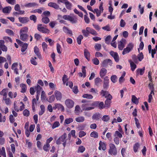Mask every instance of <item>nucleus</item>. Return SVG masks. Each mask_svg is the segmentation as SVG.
<instances>
[{
  "label": "nucleus",
  "instance_id": "obj_1",
  "mask_svg": "<svg viewBox=\"0 0 157 157\" xmlns=\"http://www.w3.org/2000/svg\"><path fill=\"white\" fill-rule=\"evenodd\" d=\"M82 32L83 35L85 37L88 36L90 33L94 36L98 35L97 33L94 29L89 27H86L85 29L82 30Z\"/></svg>",
  "mask_w": 157,
  "mask_h": 157
},
{
  "label": "nucleus",
  "instance_id": "obj_2",
  "mask_svg": "<svg viewBox=\"0 0 157 157\" xmlns=\"http://www.w3.org/2000/svg\"><path fill=\"white\" fill-rule=\"evenodd\" d=\"M62 17L63 19L70 21L72 24H75L77 22V18L75 16H71L69 15H65Z\"/></svg>",
  "mask_w": 157,
  "mask_h": 157
},
{
  "label": "nucleus",
  "instance_id": "obj_3",
  "mask_svg": "<svg viewBox=\"0 0 157 157\" xmlns=\"http://www.w3.org/2000/svg\"><path fill=\"white\" fill-rule=\"evenodd\" d=\"M109 153L111 155H116L117 153V151L115 145L113 144L110 143L109 144Z\"/></svg>",
  "mask_w": 157,
  "mask_h": 157
},
{
  "label": "nucleus",
  "instance_id": "obj_4",
  "mask_svg": "<svg viewBox=\"0 0 157 157\" xmlns=\"http://www.w3.org/2000/svg\"><path fill=\"white\" fill-rule=\"evenodd\" d=\"M134 44L132 43H130L127 45L126 48L124 49L122 52V54L124 55L129 53L133 49Z\"/></svg>",
  "mask_w": 157,
  "mask_h": 157
},
{
  "label": "nucleus",
  "instance_id": "obj_5",
  "mask_svg": "<svg viewBox=\"0 0 157 157\" xmlns=\"http://www.w3.org/2000/svg\"><path fill=\"white\" fill-rule=\"evenodd\" d=\"M81 107L82 109V110H90L94 108V107L92 105V104L89 103L83 104Z\"/></svg>",
  "mask_w": 157,
  "mask_h": 157
},
{
  "label": "nucleus",
  "instance_id": "obj_6",
  "mask_svg": "<svg viewBox=\"0 0 157 157\" xmlns=\"http://www.w3.org/2000/svg\"><path fill=\"white\" fill-rule=\"evenodd\" d=\"M37 29L43 33H47L49 32V30L46 28L44 25H43L41 24L38 25Z\"/></svg>",
  "mask_w": 157,
  "mask_h": 157
},
{
  "label": "nucleus",
  "instance_id": "obj_7",
  "mask_svg": "<svg viewBox=\"0 0 157 157\" xmlns=\"http://www.w3.org/2000/svg\"><path fill=\"white\" fill-rule=\"evenodd\" d=\"M16 40L18 44L20 45L22 47L21 52H23L25 51L28 47V44L23 42L19 39H16Z\"/></svg>",
  "mask_w": 157,
  "mask_h": 157
},
{
  "label": "nucleus",
  "instance_id": "obj_8",
  "mask_svg": "<svg viewBox=\"0 0 157 157\" xmlns=\"http://www.w3.org/2000/svg\"><path fill=\"white\" fill-rule=\"evenodd\" d=\"M92 105L94 107L98 106L100 109H103L104 107L103 102H99V101H95L92 103Z\"/></svg>",
  "mask_w": 157,
  "mask_h": 157
},
{
  "label": "nucleus",
  "instance_id": "obj_9",
  "mask_svg": "<svg viewBox=\"0 0 157 157\" xmlns=\"http://www.w3.org/2000/svg\"><path fill=\"white\" fill-rule=\"evenodd\" d=\"M66 135L64 133L57 140L56 144L58 145L61 144L62 142L63 143L66 140Z\"/></svg>",
  "mask_w": 157,
  "mask_h": 157
},
{
  "label": "nucleus",
  "instance_id": "obj_10",
  "mask_svg": "<svg viewBox=\"0 0 157 157\" xmlns=\"http://www.w3.org/2000/svg\"><path fill=\"white\" fill-rule=\"evenodd\" d=\"M126 44V40L123 39H122L118 44V47L119 50H122L125 47Z\"/></svg>",
  "mask_w": 157,
  "mask_h": 157
},
{
  "label": "nucleus",
  "instance_id": "obj_11",
  "mask_svg": "<svg viewBox=\"0 0 157 157\" xmlns=\"http://www.w3.org/2000/svg\"><path fill=\"white\" fill-rule=\"evenodd\" d=\"M65 104L67 107L68 108H72L74 105V102L72 100L67 99L65 101Z\"/></svg>",
  "mask_w": 157,
  "mask_h": 157
},
{
  "label": "nucleus",
  "instance_id": "obj_12",
  "mask_svg": "<svg viewBox=\"0 0 157 157\" xmlns=\"http://www.w3.org/2000/svg\"><path fill=\"white\" fill-rule=\"evenodd\" d=\"M112 64V61L110 59H106L103 61L102 63V66L103 67H106L108 65L111 66Z\"/></svg>",
  "mask_w": 157,
  "mask_h": 157
},
{
  "label": "nucleus",
  "instance_id": "obj_13",
  "mask_svg": "<svg viewBox=\"0 0 157 157\" xmlns=\"http://www.w3.org/2000/svg\"><path fill=\"white\" fill-rule=\"evenodd\" d=\"M56 109L59 110H61L63 111L64 110V106L62 105L59 103H55L54 104V106L53 107V109Z\"/></svg>",
  "mask_w": 157,
  "mask_h": 157
},
{
  "label": "nucleus",
  "instance_id": "obj_14",
  "mask_svg": "<svg viewBox=\"0 0 157 157\" xmlns=\"http://www.w3.org/2000/svg\"><path fill=\"white\" fill-rule=\"evenodd\" d=\"M110 54L113 57L116 62H117L119 61V57L117 53L111 51L110 52Z\"/></svg>",
  "mask_w": 157,
  "mask_h": 157
},
{
  "label": "nucleus",
  "instance_id": "obj_15",
  "mask_svg": "<svg viewBox=\"0 0 157 157\" xmlns=\"http://www.w3.org/2000/svg\"><path fill=\"white\" fill-rule=\"evenodd\" d=\"M18 66V63H13L11 66V69L14 71V73L17 75L19 74L18 69H17V67Z\"/></svg>",
  "mask_w": 157,
  "mask_h": 157
},
{
  "label": "nucleus",
  "instance_id": "obj_16",
  "mask_svg": "<svg viewBox=\"0 0 157 157\" xmlns=\"http://www.w3.org/2000/svg\"><path fill=\"white\" fill-rule=\"evenodd\" d=\"M99 145L98 149L99 150L102 149L103 151H105L106 150V144L104 142L100 141L99 143Z\"/></svg>",
  "mask_w": 157,
  "mask_h": 157
},
{
  "label": "nucleus",
  "instance_id": "obj_17",
  "mask_svg": "<svg viewBox=\"0 0 157 157\" xmlns=\"http://www.w3.org/2000/svg\"><path fill=\"white\" fill-rule=\"evenodd\" d=\"M63 31L65 33L69 34L72 36L73 35L72 32L67 27L64 26L63 28Z\"/></svg>",
  "mask_w": 157,
  "mask_h": 157
},
{
  "label": "nucleus",
  "instance_id": "obj_18",
  "mask_svg": "<svg viewBox=\"0 0 157 157\" xmlns=\"http://www.w3.org/2000/svg\"><path fill=\"white\" fill-rule=\"evenodd\" d=\"M19 21L22 23H25L29 21V19L27 17H19L18 18Z\"/></svg>",
  "mask_w": 157,
  "mask_h": 157
},
{
  "label": "nucleus",
  "instance_id": "obj_19",
  "mask_svg": "<svg viewBox=\"0 0 157 157\" xmlns=\"http://www.w3.org/2000/svg\"><path fill=\"white\" fill-rule=\"evenodd\" d=\"M107 71L104 68H101L100 71V75L101 78H103L106 74Z\"/></svg>",
  "mask_w": 157,
  "mask_h": 157
},
{
  "label": "nucleus",
  "instance_id": "obj_20",
  "mask_svg": "<svg viewBox=\"0 0 157 157\" xmlns=\"http://www.w3.org/2000/svg\"><path fill=\"white\" fill-rule=\"evenodd\" d=\"M78 74L80 77H83L84 78L86 76V70L85 67L83 66L82 67V73L79 72Z\"/></svg>",
  "mask_w": 157,
  "mask_h": 157
},
{
  "label": "nucleus",
  "instance_id": "obj_21",
  "mask_svg": "<svg viewBox=\"0 0 157 157\" xmlns=\"http://www.w3.org/2000/svg\"><path fill=\"white\" fill-rule=\"evenodd\" d=\"M55 95L57 100H61L62 98V94L60 92L57 91H56L55 92Z\"/></svg>",
  "mask_w": 157,
  "mask_h": 157
},
{
  "label": "nucleus",
  "instance_id": "obj_22",
  "mask_svg": "<svg viewBox=\"0 0 157 157\" xmlns=\"http://www.w3.org/2000/svg\"><path fill=\"white\" fill-rule=\"evenodd\" d=\"M84 55L88 61H89L90 59V54L88 51L86 49H85L84 50Z\"/></svg>",
  "mask_w": 157,
  "mask_h": 157
},
{
  "label": "nucleus",
  "instance_id": "obj_23",
  "mask_svg": "<svg viewBox=\"0 0 157 157\" xmlns=\"http://www.w3.org/2000/svg\"><path fill=\"white\" fill-rule=\"evenodd\" d=\"M48 6L51 7H53L57 10L59 8V6L56 3L54 2H49L48 4Z\"/></svg>",
  "mask_w": 157,
  "mask_h": 157
},
{
  "label": "nucleus",
  "instance_id": "obj_24",
  "mask_svg": "<svg viewBox=\"0 0 157 157\" xmlns=\"http://www.w3.org/2000/svg\"><path fill=\"white\" fill-rule=\"evenodd\" d=\"M34 52L36 55L39 58H41V55L39 52V50L38 48L36 46L34 48Z\"/></svg>",
  "mask_w": 157,
  "mask_h": 157
},
{
  "label": "nucleus",
  "instance_id": "obj_25",
  "mask_svg": "<svg viewBox=\"0 0 157 157\" xmlns=\"http://www.w3.org/2000/svg\"><path fill=\"white\" fill-rule=\"evenodd\" d=\"M20 39L24 41H26L28 39V35L27 34H20Z\"/></svg>",
  "mask_w": 157,
  "mask_h": 157
},
{
  "label": "nucleus",
  "instance_id": "obj_26",
  "mask_svg": "<svg viewBox=\"0 0 157 157\" xmlns=\"http://www.w3.org/2000/svg\"><path fill=\"white\" fill-rule=\"evenodd\" d=\"M28 28L26 27H25L22 28L20 31V34H26L28 31Z\"/></svg>",
  "mask_w": 157,
  "mask_h": 157
},
{
  "label": "nucleus",
  "instance_id": "obj_27",
  "mask_svg": "<svg viewBox=\"0 0 157 157\" xmlns=\"http://www.w3.org/2000/svg\"><path fill=\"white\" fill-rule=\"evenodd\" d=\"M40 110L39 111V114L40 116L42 115L45 112V107L43 105H40Z\"/></svg>",
  "mask_w": 157,
  "mask_h": 157
},
{
  "label": "nucleus",
  "instance_id": "obj_28",
  "mask_svg": "<svg viewBox=\"0 0 157 157\" xmlns=\"http://www.w3.org/2000/svg\"><path fill=\"white\" fill-rule=\"evenodd\" d=\"M102 81V80L100 78H97L94 80L95 84L97 86H99L101 84Z\"/></svg>",
  "mask_w": 157,
  "mask_h": 157
},
{
  "label": "nucleus",
  "instance_id": "obj_29",
  "mask_svg": "<svg viewBox=\"0 0 157 157\" xmlns=\"http://www.w3.org/2000/svg\"><path fill=\"white\" fill-rule=\"evenodd\" d=\"M75 120L78 122H82L85 121V117L83 116H79L76 117Z\"/></svg>",
  "mask_w": 157,
  "mask_h": 157
},
{
  "label": "nucleus",
  "instance_id": "obj_30",
  "mask_svg": "<svg viewBox=\"0 0 157 157\" xmlns=\"http://www.w3.org/2000/svg\"><path fill=\"white\" fill-rule=\"evenodd\" d=\"M20 86L21 88V92L23 93L25 92L27 90V87L26 85L25 84L22 83L20 85Z\"/></svg>",
  "mask_w": 157,
  "mask_h": 157
},
{
  "label": "nucleus",
  "instance_id": "obj_31",
  "mask_svg": "<svg viewBox=\"0 0 157 157\" xmlns=\"http://www.w3.org/2000/svg\"><path fill=\"white\" fill-rule=\"evenodd\" d=\"M2 9L3 12L4 13H9L11 11V8L10 6H8Z\"/></svg>",
  "mask_w": 157,
  "mask_h": 157
},
{
  "label": "nucleus",
  "instance_id": "obj_32",
  "mask_svg": "<svg viewBox=\"0 0 157 157\" xmlns=\"http://www.w3.org/2000/svg\"><path fill=\"white\" fill-rule=\"evenodd\" d=\"M8 90L6 89H4L0 92V94L3 96V98L6 97Z\"/></svg>",
  "mask_w": 157,
  "mask_h": 157
},
{
  "label": "nucleus",
  "instance_id": "obj_33",
  "mask_svg": "<svg viewBox=\"0 0 157 157\" xmlns=\"http://www.w3.org/2000/svg\"><path fill=\"white\" fill-rule=\"evenodd\" d=\"M140 147V144L138 143H136L134 145L133 147V149L135 152H136L138 151V150Z\"/></svg>",
  "mask_w": 157,
  "mask_h": 157
},
{
  "label": "nucleus",
  "instance_id": "obj_34",
  "mask_svg": "<svg viewBox=\"0 0 157 157\" xmlns=\"http://www.w3.org/2000/svg\"><path fill=\"white\" fill-rule=\"evenodd\" d=\"M145 67H144L142 69H138L136 70L137 74L138 75H142L144 72Z\"/></svg>",
  "mask_w": 157,
  "mask_h": 157
},
{
  "label": "nucleus",
  "instance_id": "obj_35",
  "mask_svg": "<svg viewBox=\"0 0 157 157\" xmlns=\"http://www.w3.org/2000/svg\"><path fill=\"white\" fill-rule=\"evenodd\" d=\"M36 6H37V4L35 2L29 3L25 5V7H33Z\"/></svg>",
  "mask_w": 157,
  "mask_h": 157
},
{
  "label": "nucleus",
  "instance_id": "obj_36",
  "mask_svg": "<svg viewBox=\"0 0 157 157\" xmlns=\"http://www.w3.org/2000/svg\"><path fill=\"white\" fill-rule=\"evenodd\" d=\"M82 112V111H80V108L79 105H77L75 106V112L76 114L78 115Z\"/></svg>",
  "mask_w": 157,
  "mask_h": 157
},
{
  "label": "nucleus",
  "instance_id": "obj_37",
  "mask_svg": "<svg viewBox=\"0 0 157 157\" xmlns=\"http://www.w3.org/2000/svg\"><path fill=\"white\" fill-rule=\"evenodd\" d=\"M90 136L94 138H97L98 137V134L97 132L95 131H93L91 133Z\"/></svg>",
  "mask_w": 157,
  "mask_h": 157
},
{
  "label": "nucleus",
  "instance_id": "obj_38",
  "mask_svg": "<svg viewBox=\"0 0 157 157\" xmlns=\"http://www.w3.org/2000/svg\"><path fill=\"white\" fill-rule=\"evenodd\" d=\"M73 119L72 118H66L65 121L64 123L65 124H68L73 122Z\"/></svg>",
  "mask_w": 157,
  "mask_h": 157
},
{
  "label": "nucleus",
  "instance_id": "obj_39",
  "mask_svg": "<svg viewBox=\"0 0 157 157\" xmlns=\"http://www.w3.org/2000/svg\"><path fill=\"white\" fill-rule=\"evenodd\" d=\"M129 62L130 63L131 70L132 71H133L136 68V65L131 60L129 61Z\"/></svg>",
  "mask_w": 157,
  "mask_h": 157
},
{
  "label": "nucleus",
  "instance_id": "obj_40",
  "mask_svg": "<svg viewBox=\"0 0 157 157\" xmlns=\"http://www.w3.org/2000/svg\"><path fill=\"white\" fill-rule=\"evenodd\" d=\"M101 119L104 122H108L110 119V117L108 115H105L103 116L101 118Z\"/></svg>",
  "mask_w": 157,
  "mask_h": 157
},
{
  "label": "nucleus",
  "instance_id": "obj_41",
  "mask_svg": "<svg viewBox=\"0 0 157 157\" xmlns=\"http://www.w3.org/2000/svg\"><path fill=\"white\" fill-rule=\"evenodd\" d=\"M36 101L35 98L33 99L32 101V108L33 111H34L35 109V106L36 105Z\"/></svg>",
  "mask_w": 157,
  "mask_h": 157
},
{
  "label": "nucleus",
  "instance_id": "obj_42",
  "mask_svg": "<svg viewBox=\"0 0 157 157\" xmlns=\"http://www.w3.org/2000/svg\"><path fill=\"white\" fill-rule=\"evenodd\" d=\"M66 7L69 10H71L72 7V4L69 2L68 1L65 3Z\"/></svg>",
  "mask_w": 157,
  "mask_h": 157
},
{
  "label": "nucleus",
  "instance_id": "obj_43",
  "mask_svg": "<svg viewBox=\"0 0 157 157\" xmlns=\"http://www.w3.org/2000/svg\"><path fill=\"white\" fill-rule=\"evenodd\" d=\"M154 91H151L150 94L148 96V102L149 103H151V101L153 99L152 95H154Z\"/></svg>",
  "mask_w": 157,
  "mask_h": 157
},
{
  "label": "nucleus",
  "instance_id": "obj_44",
  "mask_svg": "<svg viewBox=\"0 0 157 157\" xmlns=\"http://www.w3.org/2000/svg\"><path fill=\"white\" fill-rule=\"evenodd\" d=\"M111 103V101L109 100L106 99L105 101L104 107L106 108H109Z\"/></svg>",
  "mask_w": 157,
  "mask_h": 157
},
{
  "label": "nucleus",
  "instance_id": "obj_45",
  "mask_svg": "<svg viewBox=\"0 0 157 157\" xmlns=\"http://www.w3.org/2000/svg\"><path fill=\"white\" fill-rule=\"evenodd\" d=\"M121 132H119L118 131H115L114 136L115 137H118L120 138H121L122 137V135L121 134Z\"/></svg>",
  "mask_w": 157,
  "mask_h": 157
},
{
  "label": "nucleus",
  "instance_id": "obj_46",
  "mask_svg": "<svg viewBox=\"0 0 157 157\" xmlns=\"http://www.w3.org/2000/svg\"><path fill=\"white\" fill-rule=\"evenodd\" d=\"M3 100L5 101L6 104L7 105H10L11 103V101L9 98L4 97L3 98Z\"/></svg>",
  "mask_w": 157,
  "mask_h": 157
},
{
  "label": "nucleus",
  "instance_id": "obj_47",
  "mask_svg": "<svg viewBox=\"0 0 157 157\" xmlns=\"http://www.w3.org/2000/svg\"><path fill=\"white\" fill-rule=\"evenodd\" d=\"M62 47L58 43L56 44V50L57 52L59 54L61 53Z\"/></svg>",
  "mask_w": 157,
  "mask_h": 157
},
{
  "label": "nucleus",
  "instance_id": "obj_48",
  "mask_svg": "<svg viewBox=\"0 0 157 157\" xmlns=\"http://www.w3.org/2000/svg\"><path fill=\"white\" fill-rule=\"evenodd\" d=\"M117 78L115 75H112L111 77V80L112 82L115 83L117 81Z\"/></svg>",
  "mask_w": 157,
  "mask_h": 157
},
{
  "label": "nucleus",
  "instance_id": "obj_49",
  "mask_svg": "<svg viewBox=\"0 0 157 157\" xmlns=\"http://www.w3.org/2000/svg\"><path fill=\"white\" fill-rule=\"evenodd\" d=\"M17 95V93L16 92H15L13 94L11 92H10L8 93L9 96L11 98H15Z\"/></svg>",
  "mask_w": 157,
  "mask_h": 157
},
{
  "label": "nucleus",
  "instance_id": "obj_50",
  "mask_svg": "<svg viewBox=\"0 0 157 157\" xmlns=\"http://www.w3.org/2000/svg\"><path fill=\"white\" fill-rule=\"evenodd\" d=\"M83 36L82 35H80L77 38V41L78 44H81L82 40L83 39Z\"/></svg>",
  "mask_w": 157,
  "mask_h": 157
},
{
  "label": "nucleus",
  "instance_id": "obj_51",
  "mask_svg": "<svg viewBox=\"0 0 157 157\" xmlns=\"http://www.w3.org/2000/svg\"><path fill=\"white\" fill-rule=\"evenodd\" d=\"M94 47L96 50L98 51L101 49V46L100 44L97 43L95 44Z\"/></svg>",
  "mask_w": 157,
  "mask_h": 157
},
{
  "label": "nucleus",
  "instance_id": "obj_52",
  "mask_svg": "<svg viewBox=\"0 0 157 157\" xmlns=\"http://www.w3.org/2000/svg\"><path fill=\"white\" fill-rule=\"evenodd\" d=\"M111 39V36L109 35L107 36L105 39V43L107 44H109Z\"/></svg>",
  "mask_w": 157,
  "mask_h": 157
},
{
  "label": "nucleus",
  "instance_id": "obj_53",
  "mask_svg": "<svg viewBox=\"0 0 157 157\" xmlns=\"http://www.w3.org/2000/svg\"><path fill=\"white\" fill-rule=\"evenodd\" d=\"M42 22L45 24H47L50 21L49 18L47 17H43L42 19Z\"/></svg>",
  "mask_w": 157,
  "mask_h": 157
},
{
  "label": "nucleus",
  "instance_id": "obj_54",
  "mask_svg": "<svg viewBox=\"0 0 157 157\" xmlns=\"http://www.w3.org/2000/svg\"><path fill=\"white\" fill-rule=\"evenodd\" d=\"M93 11V12L94 13H96V15L97 17L101 15V13H102L101 11L98 9H95Z\"/></svg>",
  "mask_w": 157,
  "mask_h": 157
},
{
  "label": "nucleus",
  "instance_id": "obj_55",
  "mask_svg": "<svg viewBox=\"0 0 157 157\" xmlns=\"http://www.w3.org/2000/svg\"><path fill=\"white\" fill-rule=\"evenodd\" d=\"M59 125L60 124L59 122L57 121H55L53 124L52 126V129H54L55 128L59 127Z\"/></svg>",
  "mask_w": 157,
  "mask_h": 157
},
{
  "label": "nucleus",
  "instance_id": "obj_56",
  "mask_svg": "<svg viewBox=\"0 0 157 157\" xmlns=\"http://www.w3.org/2000/svg\"><path fill=\"white\" fill-rule=\"evenodd\" d=\"M132 100L133 103L136 104H137L138 103V99L134 95L132 96Z\"/></svg>",
  "mask_w": 157,
  "mask_h": 157
},
{
  "label": "nucleus",
  "instance_id": "obj_57",
  "mask_svg": "<svg viewBox=\"0 0 157 157\" xmlns=\"http://www.w3.org/2000/svg\"><path fill=\"white\" fill-rule=\"evenodd\" d=\"M85 148L83 146H80L79 147L78 152H83L85 150Z\"/></svg>",
  "mask_w": 157,
  "mask_h": 157
},
{
  "label": "nucleus",
  "instance_id": "obj_58",
  "mask_svg": "<svg viewBox=\"0 0 157 157\" xmlns=\"http://www.w3.org/2000/svg\"><path fill=\"white\" fill-rule=\"evenodd\" d=\"M100 117V114L99 113H95L93 115L92 119L94 120H98Z\"/></svg>",
  "mask_w": 157,
  "mask_h": 157
},
{
  "label": "nucleus",
  "instance_id": "obj_59",
  "mask_svg": "<svg viewBox=\"0 0 157 157\" xmlns=\"http://www.w3.org/2000/svg\"><path fill=\"white\" fill-rule=\"evenodd\" d=\"M68 80V79L67 78V75H64L63 77V84H66V82H67V81Z\"/></svg>",
  "mask_w": 157,
  "mask_h": 157
},
{
  "label": "nucleus",
  "instance_id": "obj_60",
  "mask_svg": "<svg viewBox=\"0 0 157 157\" xmlns=\"http://www.w3.org/2000/svg\"><path fill=\"white\" fill-rule=\"evenodd\" d=\"M82 97L89 99H91L93 98V96L91 95L88 94H84L83 95Z\"/></svg>",
  "mask_w": 157,
  "mask_h": 157
},
{
  "label": "nucleus",
  "instance_id": "obj_61",
  "mask_svg": "<svg viewBox=\"0 0 157 157\" xmlns=\"http://www.w3.org/2000/svg\"><path fill=\"white\" fill-rule=\"evenodd\" d=\"M36 94H40V91L42 89V88L39 85H38L36 87Z\"/></svg>",
  "mask_w": 157,
  "mask_h": 157
},
{
  "label": "nucleus",
  "instance_id": "obj_62",
  "mask_svg": "<svg viewBox=\"0 0 157 157\" xmlns=\"http://www.w3.org/2000/svg\"><path fill=\"white\" fill-rule=\"evenodd\" d=\"M36 58L35 57L34 58H32L30 60V62L32 64H33L36 65L37 64V62L36 61Z\"/></svg>",
  "mask_w": 157,
  "mask_h": 157
},
{
  "label": "nucleus",
  "instance_id": "obj_63",
  "mask_svg": "<svg viewBox=\"0 0 157 157\" xmlns=\"http://www.w3.org/2000/svg\"><path fill=\"white\" fill-rule=\"evenodd\" d=\"M6 121V117L5 116H3L0 113V122H5Z\"/></svg>",
  "mask_w": 157,
  "mask_h": 157
},
{
  "label": "nucleus",
  "instance_id": "obj_64",
  "mask_svg": "<svg viewBox=\"0 0 157 157\" xmlns=\"http://www.w3.org/2000/svg\"><path fill=\"white\" fill-rule=\"evenodd\" d=\"M23 113L24 116L28 117L29 115V112L27 109H25L24 110Z\"/></svg>",
  "mask_w": 157,
  "mask_h": 157
}]
</instances>
